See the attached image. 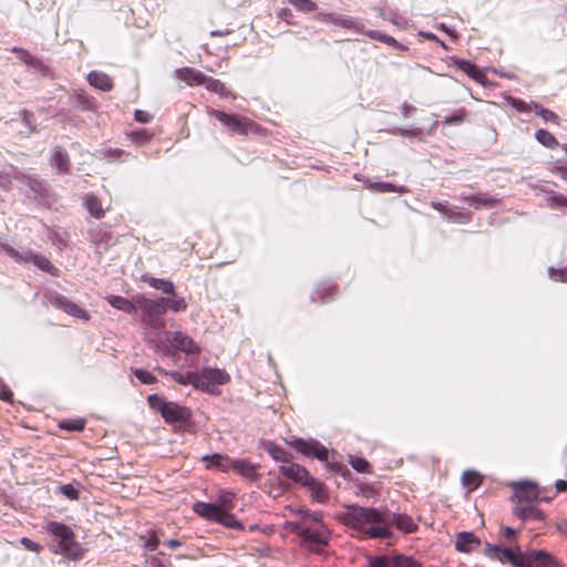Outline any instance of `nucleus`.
Segmentation results:
<instances>
[{"mask_svg": "<svg viewBox=\"0 0 567 567\" xmlns=\"http://www.w3.org/2000/svg\"><path fill=\"white\" fill-rule=\"evenodd\" d=\"M277 17L285 21L289 25H296L297 22L295 21V16L292 11L289 8H281L277 12Z\"/></svg>", "mask_w": 567, "mask_h": 567, "instance_id": "51", "label": "nucleus"}, {"mask_svg": "<svg viewBox=\"0 0 567 567\" xmlns=\"http://www.w3.org/2000/svg\"><path fill=\"white\" fill-rule=\"evenodd\" d=\"M536 140L548 148H556L559 146L557 138L547 130L540 128L535 133Z\"/></svg>", "mask_w": 567, "mask_h": 567, "instance_id": "32", "label": "nucleus"}, {"mask_svg": "<svg viewBox=\"0 0 567 567\" xmlns=\"http://www.w3.org/2000/svg\"><path fill=\"white\" fill-rule=\"evenodd\" d=\"M350 464L358 473L368 472L370 466L369 462L362 457H351Z\"/></svg>", "mask_w": 567, "mask_h": 567, "instance_id": "50", "label": "nucleus"}, {"mask_svg": "<svg viewBox=\"0 0 567 567\" xmlns=\"http://www.w3.org/2000/svg\"><path fill=\"white\" fill-rule=\"evenodd\" d=\"M63 311L74 318H80L84 320H89L90 318L84 309L80 308L76 303L70 300H68V302L64 303Z\"/></svg>", "mask_w": 567, "mask_h": 567, "instance_id": "41", "label": "nucleus"}, {"mask_svg": "<svg viewBox=\"0 0 567 567\" xmlns=\"http://www.w3.org/2000/svg\"><path fill=\"white\" fill-rule=\"evenodd\" d=\"M4 252L11 257L17 262H33V257L35 252L30 249H25L23 251H19L11 246H3Z\"/></svg>", "mask_w": 567, "mask_h": 567, "instance_id": "25", "label": "nucleus"}, {"mask_svg": "<svg viewBox=\"0 0 567 567\" xmlns=\"http://www.w3.org/2000/svg\"><path fill=\"white\" fill-rule=\"evenodd\" d=\"M308 543L320 546V545H327L328 540L323 533L319 530H312Z\"/></svg>", "mask_w": 567, "mask_h": 567, "instance_id": "55", "label": "nucleus"}, {"mask_svg": "<svg viewBox=\"0 0 567 567\" xmlns=\"http://www.w3.org/2000/svg\"><path fill=\"white\" fill-rule=\"evenodd\" d=\"M502 553V549L497 545L486 544L484 554L493 559H498L502 561V557L499 554Z\"/></svg>", "mask_w": 567, "mask_h": 567, "instance_id": "54", "label": "nucleus"}, {"mask_svg": "<svg viewBox=\"0 0 567 567\" xmlns=\"http://www.w3.org/2000/svg\"><path fill=\"white\" fill-rule=\"evenodd\" d=\"M134 118H135V121L145 124V123L151 122L153 116L146 111L136 110L134 113Z\"/></svg>", "mask_w": 567, "mask_h": 567, "instance_id": "63", "label": "nucleus"}, {"mask_svg": "<svg viewBox=\"0 0 567 567\" xmlns=\"http://www.w3.org/2000/svg\"><path fill=\"white\" fill-rule=\"evenodd\" d=\"M369 567H391V564L384 556H369Z\"/></svg>", "mask_w": 567, "mask_h": 567, "instance_id": "53", "label": "nucleus"}, {"mask_svg": "<svg viewBox=\"0 0 567 567\" xmlns=\"http://www.w3.org/2000/svg\"><path fill=\"white\" fill-rule=\"evenodd\" d=\"M60 427L69 430V431H78L79 432L84 429V421L76 420V421H72V422H62L60 424Z\"/></svg>", "mask_w": 567, "mask_h": 567, "instance_id": "57", "label": "nucleus"}, {"mask_svg": "<svg viewBox=\"0 0 567 567\" xmlns=\"http://www.w3.org/2000/svg\"><path fill=\"white\" fill-rule=\"evenodd\" d=\"M87 82L93 87L103 92H110L114 86L112 78L100 71H91L87 74Z\"/></svg>", "mask_w": 567, "mask_h": 567, "instance_id": "16", "label": "nucleus"}, {"mask_svg": "<svg viewBox=\"0 0 567 567\" xmlns=\"http://www.w3.org/2000/svg\"><path fill=\"white\" fill-rule=\"evenodd\" d=\"M338 517L346 526L360 533H363L367 525L386 524V517L378 509L358 505H346L344 512Z\"/></svg>", "mask_w": 567, "mask_h": 567, "instance_id": "2", "label": "nucleus"}, {"mask_svg": "<svg viewBox=\"0 0 567 567\" xmlns=\"http://www.w3.org/2000/svg\"><path fill=\"white\" fill-rule=\"evenodd\" d=\"M83 204L92 217L100 219L104 216L105 209L103 208L101 200L95 195H86L83 198Z\"/></svg>", "mask_w": 567, "mask_h": 567, "instance_id": "22", "label": "nucleus"}, {"mask_svg": "<svg viewBox=\"0 0 567 567\" xmlns=\"http://www.w3.org/2000/svg\"><path fill=\"white\" fill-rule=\"evenodd\" d=\"M333 24L346 29H355L358 31H362V25L351 17H338L336 20H333Z\"/></svg>", "mask_w": 567, "mask_h": 567, "instance_id": "47", "label": "nucleus"}, {"mask_svg": "<svg viewBox=\"0 0 567 567\" xmlns=\"http://www.w3.org/2000/svg\"><path fill=\"white\" fill-rule=\"evenodd\" d=\"M533 110L535 111V113L537 115H539L545 122H551L556 125L559 124V117L556 113H554L553 111L548 110V109H544L539 104L537 103H533Z\"/></svg>", "mask_w": 567, "mask_h": 567, "instance_id": "40", "label": "nucleus"}, {"mask_svg": "<svg viewBox=\"0 0 567 567\" xmlns=\"http://www.w3.org/2000/svg\"><path fill=\"white\" fill-rule=\"evenodd\" d=\"M511 105L517 110L518 112H529L533 110V104H527L526 102L518 100V99H512Z\"/></svg>", "mask_w": 567, "mask_h": 567, "instance_id": "58", "label": "nucleus"}, {"mask_svg": "<svg viewBox=\"0 0 567 567\" xmlns=\"http://www.w3.org/2000/svg\"><path fill=\"white\" fill-rule=\"evenodd\" d=\"M147 284L157 290H161L163 293L166 295H175V286L172 281L161 278H150L146 279Z\"/></svg>", "mask_w": 567, "mask_h": 567, "instance_id": "29", "label": "nucleus"}, {"mask_svg": "<svg viewBox=\"0 0 567 567\" xmlns=\"http://www.w3.org/2000/svg\"><path fill=\"white\" fill-rule=\"evenodd\" d=\"M286 2L291 4L297 11L306 14L318 10V4L313 0H286Z\"/></svg>", "mask_w": 567, "mask_h": 567, "instance_id": "34", "label": "nucleus"}, {"mask_svg": "<svg viewBox=\"0 0 567 567\" xmlns=\"http://www.w3.org/2000/svg\"><path fill=\"white\" fill-rule=\"evenodd\" d=\"M202 461L206 463L207 468H217L221 472L231 470L233 460L228 455L215 453L213 455H204Z\"/></svg>", "mask_w": 567, "mask_h": 567, "instance_id": "15", "label": "nucleus"}, {"mask_svg": "<svg viewBox=\"0 0 567 567\" xmlns=\"http://www.w3.org/2000/svg\"><path fill=\"white\" fill-rule=\"evenodd\" d=\"M167 340L175 350L184 352L185 354H194L197 351L193 339L184 332H174L167 336Z\"/></svg>", "mask_w": 567, "mask_h": 567, "instance_id": "10", "label": "nucleus"}, {"mask_svg": "<svg viewBox=\"0 0 567 567\" xmlns=\"http://www.w3.org/2000/svg\"><path fill=\"white\" fill-rule=\"evenodd\" d=\"M513 513L524 520H542L544 518V513L540 509L536 508L534 504L516 505L513 509Z\"/></svg>", "mask_w": 567, "mask_h": 567, "instance_id": "20", "label": "nucleus"}, {"mask_svg": "<svg viewBox=\"0 0 567 567\" xmlns=\"http://www.w3.org/2000/svg\"><path fill=\"white\" fill-rule=\"evenodd\" d=\"M514 496L517 498V505L535 504L539 499V491L532 482H518L514 484Z\"/></svg>", "mask_w": 567, "mask_h": 567, "instance_id": "8", "label": "nucleus"}, {"mask_svg": "<svg viewBox=\"0 0 567 567\" xmlns=\"http://www.w3.org/2000/svg\"><path fill=\"white\" fill-rule=\"evenodd\" d=\"M221 507L212 503L196 502L193 505V511L208 520L217 522Z\"/></svg>", "mask_w": 567, "mask_h": 567, "instance_id": "18", "label": "nucleus"}, {"mask_svg": "<svg viewBox=\"0 0 567 567\" xmlns=\"http://www.w3.org/2000/svg\"><path fill=\"white\" fill-rule=\"evenodd\" d=\"M76 105L82 111H94L96 109V101L93 96L87 95L84 91L75 92Z\"/></svg>", "mask_w": 567, "mask_h": 567, "instance_id": "28", "label": "nucleus"}, {"mask_svg": "<svg viewBox=\"0 0 567 567\" xmlns=\"http://www.w3.org/2000/svg\"><path fill=\"white\" fill-rule=\"evenodd\" d=\"M267 452L275 461L281 462L282 464H287L291 461V455L286 450L276 444L270 443L267 446Z\"/></svg>", "mask_w": 567, "mask_h": 567, "instance_id": "33", "label": "nucleus"}, {"mask_svg": "<svg viewBox=\"0 0 567 567\" xmlns=\"http://www.w3.org/2000/svg\"><path fill=\"white\" fill-rule=\"evenodd\" d=\"M217 523L231 528L243 527V525L236 519V517L233 514L228 513V511H225L224 508H221L219 512Z\"/></svg>", "mask_w": 567, "mask_h": 567, "instance_id": "39", "label": "nucleus"}, {"mask_svg": "<svg viewBox=\"0 0 567 567\" xmlns=\"http://www.w3.org/2000/svg\"><path fill=\"white\" fill-rule=\"evenodd\" d=\"M175 78L189 86H200L205 82V74L194 68L185 66L175 71Z\"/></svg>", "mask_w": 567, "mask_h": 567, "instance_id": "11", "label": "nucleus"}, {"mask_svg": "<svg viewBox=\"0 0 567 567\" xmlns=\"http://www.w3.org/2000/svg\"><path fill=\"white\" fill-rule=\"evenodd\" d=\"M134 374L143 384H151L155 380V378L152 373L144 371V370L137 369L134 371Z\"/></svg>", "mask_w": 567, "mask_h": 567, "instance_id": "56", "label": "nucleus"}, {"mask_svg": "<svg viewBox=\"0 0 567 567\" xmlns=\"http://www.w3.org/2000/svg\"><path fill=\"white\" fill-rule=\"evenodd\" d=\"M152 136H153L152 133H150L146 128L133 131L130 134L132 142L140 146L148 143L152 140Z\"/></svg>", "mask_w": 567, "mask_h": 567, "instance_id": "45", "label": "nucleus"}, {"mask_svg": "<svg viewBox=\"0 0 567 567\" xmlns=\"http://www.w3.org/2000/svg\"><path fill=\"white\" fill-rule=\"evenodd\" d=\"M523 567H561L558 560L545 550H528L524 553Z\"/></svg>", "mask_w": 567, "mask_h": 567, "instance_id": "6", "label": "nucleus"}, {"mask_svg": "<svg viewBox=\"0 0 567 567\" xmlns=\"http://www.w3.org/2000/svg\"><path fill=\"white\" fill-rule=\"evenodd\" d=\"M106 301L115 309H118L127 315L136 313V300H128L122 296L111 295L106 297Z\"/></svg>", "mask_w": 567, "mask_h": 567, "instance_id": "19", "label": "nucleus"}, {"mask_svg": "<svg viewBox=\"0 0 567 567\" xmlns=\"http://www.w3.org/2000/svg\"><path fill=\"white\" fill-rule=\"evenodd\" d=\"M468 116V113L465 109H460L455 111L454 114L446 116L443 121L444 125H461L463 124Z\"/></svg>", "mask_w": 567, "mask_h": 567, "instance_id": "44", "label": "nucleus"}, {"mask_svg": "<svg viewBox=\"0 0 567 567\" xmlns=\"http://www.w3.org/2000/svg\"><path fill=\"white\" fill-rule=\"evenodd\" d=\"M234 495L231 493H223L219 496V507L224 508L225 511H228L231 508Z\"/></svg>", "mask_w": 567, "mask_h": 567, "instance_id": "60", "label": "nucleus"}, {"mask_svg": "<svg viewBox=\"0 0 567 567\" xmlns=\"http://www.w3.org/2000/svg\"><path fill=\"white\" fill-rule=\"evenodd\" d=\"M48 532L55 538L56 545L55 553L64 554L68 556L76 555V543L73 532L64 524L51 522L47 527Z\"/></svg>", "mask_w": 567, "mask_h": 567, "instance_id": "5", "label": "nucleus"}, {"mask_svg": "<svg viewBox=\"0 0 567 567\" xmlns=\"http://www.w3.org/2000/svg\"><path fill=\"white\" fill-rule=\"evenodd\" d=\"M370 189L374 190V192H379V193H399V194H404L406 192V188L404 186H395L394 184H391V183H373L370 185L369 187Z\"/></svg>", "mask_w": 567, "mask_h": 567, "instance_id": "38", "label": "nucleus"}, {"mask_svg": "<svg viewBox=\"0 0 567 567\" xmlns=\"http://www.w3.org/2000/svg\"><path fill=\"white\" fill-rule=\"evenodd\" d=\"M12 52L17 54L18 59H20L22 62H24L28 65L32 66H39L41 65V62L38 58L30 54L27 50L21 48H13Z\"/></svg>", "mask_w": 567, "mask_h": 567, "instance_id": "42", "label": "nucleus"}, {"mask_svg": "<svg viewBox=\"0 0 567 567\" xmlns=\"http://www.w3.org/2000/svg\"><path fill=\"white\" fill-rule=\"evenodd\" d=\"M279 470L282 475L302 485L310 478L309 472L303 466L291 463V461L280 465Z\"/></svg>", "mask_w": 567, "mask_h": 567, "instance_id": "12", "label": "nucleus"}, {"mask_svg": "<svg viewBox=\"0 0 567 567\" xmlns=\"http://www.w3.org/2000/svg\"><path fill=\"white\" fill-rule=\"evenodd\" d=\"M134 300H136V312H141V321L147 328L156 331H162L165 329V320H164V308L163 301L158 299H148L144 295L134 296Z\"/></svg>", "mask_w": 567, "mask_h": 567, "instance_id": "3", "label": "nucleus"}, {"mask_svg": "<svg viewBox=\"0 0 567 567\" xmlns=\"http://www.w3.org/2000/svg\"><path fill=\"white\" fill-rule=\"evenodd\" d=\"M292 446L306 456H312L322 462L328 460V450L316 440L297 439L292 442Z\"/></svg>", "mask_w": 567, "mask_h": 567, "instance_id": "7", "label": "nucleus"}, {"mask_svg": "<svg viewBox=\"0 0 567 567\" xmlns=\"http://www.w3.org/2000/svg\"><path fill=\"white\" fill-rule=\"evenodd\" d=\"M51 164L55 166L61 174H66L70 171V157L65 148L55 146L52 151Z\"/></svg>", "mask_w": 567, "mask_h": 567, "instance_id": "17", "label": "nucleus"}, {"mask_svg": "<svg viewBox=\"0 0 567 567\" xmlns=\"http://www.w3.org/2000/svg\"><path fill=\"white\" fill-rule=\"evenodd\" d=\"M203 85L207 91L216 93L219 96L228 97L233 95L231 92L226 87L225 83L218 79L205 75V82H203Z\"/></svg>", "mask_w": 567, "mask_h": 567, "instance_id": "23", "label": "nucleus"}, {"mask_svg": "<svg viewBox=\"0 0 567 567\" xmlns=\"http://www.w3.org/2000/svg\"><path fill=\"white\" fill-rule=\"evenodd\" d=\"M481 545V539L472 532H461L455 538V549L460 553H471L474 547Z\"/></svg>", "mask_w": 567, "mask_h": 567, "instance_id": "14", "label": "nucleus"}, {"mask_svg": "<svg viewBox=\"0 0 567 567\" xmlns=\"http://www.w3.org/2000/svg\"><path fill=\"white\" fill-rule=\"evenodd\" d=\"M499 556L504 557L514 567H523L524 553L520 550L515 553L511 548H503Z\"/></svg>", "mask_w": 567, "mask_h": 567, "instance_id": "36", "label": "nucleus"}, {"mask_svg": "<svg viewBox=\"0 0 567 567\" xmlns=\"http://www.w3.org/2000/svg\"><path fill=\"white\" fill-rule=\"evenodd\" d=\"M548 203L550 207L567 206V197L561 194H555L548 198Z\"/></svg>", "mask_w": 567, "mask_h": 567, "instance_id": "61", "label": "nucleus"}, {"mask_svg": "<svg viewBox=\"0 0 567 567\" xmlns=\"http://www.w3.org/2000/svg\"><path fill=\"white\" fill-rule=\"evenodd\" d=\"M454 65H456L461 71L466 73L471 79L475 82L485 85L487 82V76L484 71L480 70L474 63L463 59H454Z\"/></svg>", "mask_w": 567, "mask_h": 567, "instance_id": "13", "label": "nucleus"}, {"mask_svg": "<svg viewBox=\"0 0 567 567\" xmlns=\"http://www.w3.org/2000/svg\"><path fill=\"white\" fill-rule=\"evenodd\" d=\"M293 530L298 534L299 537H301L305 542H308L309 540V537L312 533V529L308 528V527H301V526H296L293 528Z\"/></svg>", "mask_w": 567, "mask_h": 567, "instance_id": "64", "label": "nucleus"}, {"mask_svg": "<svg viewBox=\"0 0 567 567\" xmlns=\"http://www.w3.org/2000/svg\"><path fill=\"white\" fill-rule=\"evenodd\" d=\"M452 221H467L470 215L466 213L454 212L450 209L449 214L445 215Z\"/></svg>", "mask_w": 567, "mask_h": 567, "instance_id": "62", "label": "nucleus"}, {"mask_svg": "<svg viewBox=\"0 0 567 567\" xmlns=\"http://www.w3.org/2000/svg\"><path fill=\"white\" fill-rule=\"evenodd\" d=\"M212 114L227 128L229 134L246 136L261 132L260 125L249 117L229 114L220 110H213Z\"/></svg>", "mask_w": 567, "mask_h": 567, "instance_id": "4", "label": "nucleus"}, {"mask_svg": "<svg viewBox=\"0 0 567 567\" xmlns=\"http://www.w3.org/2000/svg\"><path fill=\"white\" fill-rule=\"evenodd\" d=\"M365 34L369 35L373 40L381 41V42L392 45L394 48L398 47V41L393 37L381 33L380 31L371 30V31H367Z\"/></svg>", "mask_w": 567, "mask_h": 567, "instance_id": "48", "label": "nucleus"}, {"mask_svg": "<svg viewBox=\"0 0 567 567\" xmlns=\"http://www.w3.org/2000/svg\"><path fill=\"white\" fill-rule=\"evenodd\" d=\"M161 414L167 423L178 424L179 426L184 425L192 417L189 409L174 402H168Z\"/></svg>", "mask_w": 567, "mask_h": 567, "instance_id": "9", "label": "nucleus"}, {"mask_svg": "<svg viewBox=\"0 0 567 567\" xmlns=\"http://www.w3.org/2000/svg\"><path fill=\"white\" fill-rule=\"evenodd\" d=\"M337 292V288L332 285H323L321 288L317 289L316 295L313 296V300H320L321 302H326L329 298H332Z\"/></svg>", "mask_w": 567, "mask_h": 567, "instance_id": "46", "label": "nucleus"}, {"mask_svg": "<svg viewBox=\"0 0 567 567\" xmlns=\"http://www.w3.org/2000/svg\"><path fill=\"white\" fill-rule=\"evenodd\" d=\"M305 486H307L311 493V497L313 501L318 503H324L328 499V493L323 485L317 482L312 476L306 482Z\"/></svg>", "mask_w": 567, "mask_h": 567, "instance_id": "24", "label": "nucleus"}, {"mask_svg": "<svg viewBox=\"0 0 567 567\" xmlns=\"http://www.w3.org/2000/svg\"><path fill=\"white\" fill-rule=\"evenodd\" d=\"M422 133V130L419 127H409V128H395L393 134L401 135L404 137H416Z\"/></svg>", "mask_w": 567, "mask_h": 567, "instance_id": "52", "label": "nucleus"}, {"mask_svg": "<svg viewBox=\"0 0 567 567\" xmlns=\"http://www.w3.org/2000/svg\"><path fill=\"white\" fill-rule=\"evenodd\" d=\"M394 567H422V564L414 560L411 556L395 555L392 558Z\"/></svg>", "mask_w": 567, "mask_h": 567, "instance_id": "43", "label": "nucleus"}, {"mask_svg": "<svg viewBox=\"0 0 567 567\" xmlns=\"http://www.w3.org/2000/svg\"><path fill=\"white\" fill-rule=\"evenodd\" d=\"M231 470L249 481L257 477L255 465L246 460H233Z\"/></svg>", "mask_w": 567, "mask_h": 567, "instance_id": "21", "label": "nucleus"}, {"mask_svg": "<svg viewBox=\"0 0 567 567\" xmlns=\"http://www.w3.org/2000/svg\"><path fill=\"white\" fill-rule=\"evenodd\" d=\"M464 199L470 206H472L476 209H478L483 206L484 207H493L496 204L495 199H493L491 197H486L484 195L470 196V197H465Z\"/></svg>", "mask_w": 567, "mask_h": 567, "instance_id": "35", "label": "nucleus"}, {"mask_svg": "<svg viewBox=\"0 0 567 567\" xmlns=\"http://www.w3.org/2000/svg\"><path fill=\"white\" fill-rule=\"evenodd\" d=\"M32 264L40 270L45 271L50 275L56 276L59 272V269L52 265L50 259L41 254H35Z\"/></svg>", "mask_w": 567, "mask_h": 567, "instance_id": "30", "label": "nucleus"}, {"mask_svg": "<svg viewBox=\"0 0 567 567\" xmlns=\"http://www.w3.org/2000/svg\"><path fill=\"white\" fill-rule=\"evenodd\" d=\"M163 301V308L166 312L167 309L173 310L174 312H181L186 310L187 303L184 298L171 299V298H159Z\"/></svg>", "mask_w": 567, "mask_h": 567, "instance_id": "37", "label": "nucleus"}, {"mask_svg": "<svg viewBox=\"0 0 567 567\" xmlns=\"http://www.w3.org/2000/svg\"><path fill=\"white\" fill-rule=\"evenodd\" d=\"M462 483L470 492L477 488L482 483V476L475 471H465L462 475Z\"/></svg>", "mask_w": 567, "mask_h": 567, "instance_id": "31", "label": "nucleus"}, {"mask_svg": "<svg viewBox=\"0 0 567 567\" xmlns=\"http://www.w3.org/2000/svg\"><path fill=\"white\" fill-rule=\"evenodd\" d=\"M61 493L68 498L75 501L79 498V491L73 487L71 484H65L61 486Z\"/></svg>", "mask_w": 567, "mask_h": 567, "instance_id": "59", "label": "nucleus"}, {"mask_svg": "<svg viewBox=\"0 0 567 567\" xmlns=\"http://www.w3.org/2000/svg\"><path fill=\"white\" fill-rule=\"evenodd\" d=\"M169 375L179 384H192L195 389L206 391L210 394H219L217 386L229 381V375L225 370L215 368H204L202 373L194 371H172Z\"/></svg>", "mask_w": 567, "mask_h": 567, "instance_id": "1", "label": "nucleus"}, {"mask_svg": "<svg viewBox=\"0 0 567 567\" xmlns=\"http://www.w3.org/2000/svg\"><path fill=\"white\" fill-rule=\"evenodd\" d=\"M147 401L152 409L157 410L161 413L168 403L158 394L148 395Z\"/></svg>", "mask_w": 567, "mask_h": 567, "instance_id": "49", "label": "nucleus"}, {"mask_svg": "<svg viewBox=\"0 0 567 567\" xmlns=\"http://www.w3.org/2000/svg\"><path fill=\"white\" fill-rule=\"evenodd\" d=\"M391 522L404 533H413L417 528L413 519L404 514H393Z\"/></svg>", "mask_w": 567, "mask_h": 567, "instance_id": "26", "label": "nucleus"}, {"mask_svg": "<svg viewBox=\"0 0 567 567\" xmlns=\"http://www.w3.org/2000/svg\"><path fill=\"white\" fill-rule=\"evenodd\" d=\"M389 519L386 518V524H378L374 526L372 524L370 527L363 529V537L369 538H389L391 536V532L388 528Z\"/></svg>", "mask_w": 567, "mask_h": 567, "instance_id": "27", "label": "nucleus"}]
</instances>
